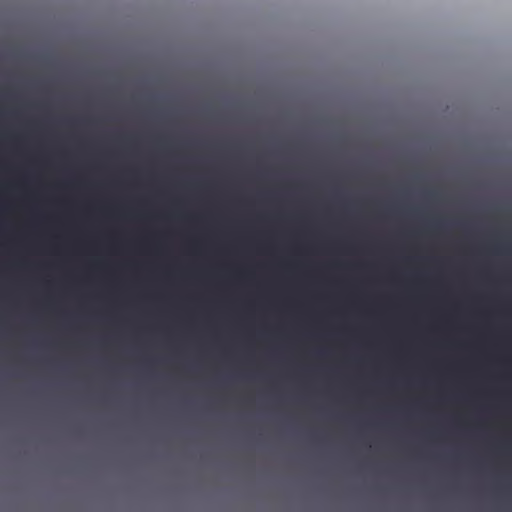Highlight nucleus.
<instances>
[{
  "instance_id": "obj_1",
  "label": "nucleus",
  "mask_w": 512,
  "mask_h": 512,
  "mask_svg": "<svg viewBox=\"0 0 512 512\" xmlns=\"http://www.w3.org/2000/svg\"><path fill=\"white\" fill-rule=\"evenodd\" d=\"M496 250L498 253H501V254H509L510 253V246L508 243L506 242H499L497 245H496Z\"/></svg>"
}]
</instances>
